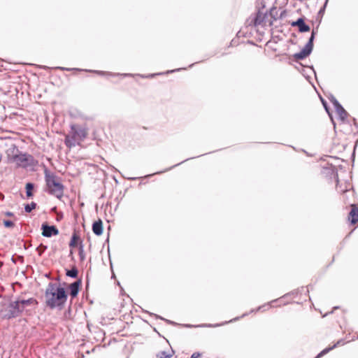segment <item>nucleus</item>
I'll use <instances>...</instances> for the list:
<instances>
[{
  "instance_id": "nucleus-1",
  "label": "nucleus",
  "mask_w": 358,
  "mask_h": 358,
  "mask_svg": "<svg viewBox=\"0 0 358 358\" xmlns=\"http://www.w3.org/2000/svg\"><path fill=\"white\" fill-rule=\"evenodd\" d=\"M45 306L50 308L62 310L66 303L68 294L64 287L60 284L49 282L45 292Z\"/></svg>"
},
{
  "instance_id": "nucleus-2",
  "label": "nucleus",
  "mask_w": 358,
  "mask_h": 358,
  "mask_svg": "<svg viewBox=\"0 0 358 358\" xmlns=\"http://www.w3.org/2000/svg\"><path fill=\"white\" fill-rule=\"evenodd\" d=\"M8 160L10 163H15L17 167L27 168L35 166L38 161L27 152H22L15 145H13L8 150Z\"/></svg>"
},
{
  "instance_id": "nucleus-3",
  "label": "nucleus",
  "mask_w": 358,
  "mask_h": 358,
  "mask_svg": "<svg viewBox=\"0 0 358 358\" xmlns=\"http://www.w3.org/2000/svg\"><path fill=\"white\" fill-rule=\"evenodd\" d=\"M87 135V133L85 128L80 124H73L71 125L69 134L65 136L64 143L69 148L80 145Z\"/></svg>"
},
{
  "instance_id": "nucleus-4",
  "label": "nucleus",
  "mask_w": 358,
  "mask_h": 358,
  "mask_svg": "<svg viewBox=\"0 0 358 358\" xmlns=\"http://www.w3.org/2000/svg\"><path fill=\"white\" fill-rule=\"evenodd\" d=\"M45 180L47 186V192L57 198H61L63 195L64 187L63 184L59 181L57 177L53 173H50L48 170H45Z\"/></svg>"
},
{
  "instance_id": "nucleus-5",
  "label": "nucleus",
  "mask_w": 358,
  "mask_h": 358,
  "mask_svg": "<svg viewBox=\"0 0 358 358\" xmlns=\"http://www.w3.org/2000/svg\"><path fill=\"white\" fill-rule=\"evenodd\" d=\"M4 312L5 313L3 315L2 318L9 320L20 316L23 310L22 308L20 307L18 302L15 300L9 303Z\"/></svg>"
},
{
  "instance_id": "nucleus-6",
  "label": "nucleus",
  "mask_w": 358,
  "mask_h": 358,
  "mask_svg": "<svg viewBox=\"0 0 358 358\" xmlns=\"http://www.w3.org/2000/svg\"><path fill=\"white\" fill-rule=\"evenodd\" d=\"M314 36L315 31H313L309 41L306 43L305 47L299 52L294 55V57L296 60L303 59L310 54L313 47V42L314 40Z\"/></svg>"
},
{
  "instance_id": "nucleus-7",
  "label": "nucleus",
  "mask_w": 358,
  "mask_h": 358,
  "mask_svg": "<svg viewBox=\"0 0 358 358\" xmlns=\"http://www.w3.org/2000/svg\"><path fill=\"white\" fill-rule=\"evenodd\" d=\"M42 235L46 238H50L59 234V229L55 225H49L44 222L41 224Z\"/></svg>"
},
{
  "instance_id": "nucleus-8",
  "label": "nucleus",
  "mask_w": 358,
  "mask_h": 358,
  "mask_svg": "<svg viewBox=\"0 0 358 358\" xmlns=\"http://www.w3.org/2000/svg\"><path fill=\"white\" fill-rule=\"evenodd\" d=\"M348 219L353 225L358 222V207L355 204L351 205V210L348 214Z\"/></svg>"
},
{
  "instance_id": "nucleus-9",
  "label": "nucleus",
  "mask_w": 358,
  "mask_h": 358,
  "mask_svg": "<svg viewBox=\"0 0 358 358\" xmlns=\"http://www.w3.org/2000/svg\"><path fill=\"white\" fill-rule=\"evenodd\" d=\"M81 285V280H77L69 285L70 295L72 298L78 296Z\"/></svg>"
},
{
  "instance_id": "nucleus-10",
  "label": "nucleus",
  "mask_w": 358,
  "mask_h": 358,
  "mask_svg": "<svg viewBox=\"0 0 358 358\" xmlns=\"http://www.w3.org/2000/svg\"><path fill=\"white\" fill-rule=\"evenodd\" d=\"M334 105L336 109V113L341 120H345L348 117V113L345 109L338 103L337 101H334Z\"/></svg>"
},
{
  "instance_id": "nucleus-11",
  "label": "nucleus",
  "mask_w": 358,
  "mask_h": 358,
  "mask_svg": "<svg viewBox=\"0 0 358 358\" xmlns=\"http://www.w3.org/2000/svg\"><path fill=\"white\" fill-rule=\"evenodd\" d=\"M292 27H298L299 31L306 32L310 31V27L304 22L303 19L299 18L296 21L291 23Z\"/></svg>"
},
{
  "instance_id": "nucleus-12",
  "label": "nucleus",
  "mask_w": 358,
  "mask_h": 358,
  "mask_svg": "<svg viewBox=\"0 0 358 358\" xmlns=\"http://www.w3.org/2000/svg\"><path fill=\"white\" fill-rule=\"evenodd\" d=\"M21 308H22V310L24 311V308L26 306H30V305H38V301L34 298H29L28 299H17L16 300Z\"/></svg>"
},
{
  "instance_id": "nucleus-13",
  "label": "nucleus",
  "mask_w": 358,
  "mask_h": 358,
  "mask_svg": "<svg viewBox=\"0 0 358 358\" xmlns=\"http://www.w3.org/2000/svg\"><path fill=\"white\" fill-rule=\"evenodd\" d=\"M80 245H83L80 238L76 234H73L71 236L69 246L71 248L80 247Z\"/></svg>"
},
{
  "instance_id": "nucleus-14",
  "label": "nucleus",
  "mask_w": 358,
  "mask_h": 358,
  "mask_svg": "<svg viewBox=\"0 0 358 358\" xmlns=\"http://www.w3.org/2000/svg\"><path fill=\"white\" fill-rule=\"evenodd\" d=\"M93 232L96 235H101L103 232L102 222L99 220L95 222L92 225Z\"/></svg>"
},
{
  "instance_id": "nucleus-15",
  "label": "nucleus",
  "mask_w": 358,
  "mask_h": 358,
  "mask_svg": "<svg viewBox=\"0 0 358 358\" xmlns=\"http://www.w3.org/2000/svg\"><path fill=\"white\" fill-rule=\"evenodd\" d=\"M35 185L33 182H27L25 185L26 195L27 198H31L34 196V189Z\"/></svg>"
},
{
  "instance_id": "nucleus-16",
  "label": "nucleus",
  "mask_w": 358,
  "mask_h": 358,
  "mask_svg": "<svg viewBox=\"0 0 358 358\" xmlns=\"http://www.w3.org/2000/svg\"><path fill=\"white\" fill-rule=\"evenodd\" d=\"M265 17V15L261 12H258L255 18V24L259 25L262 24L264 22V20Z\"/></svg>"
},
{
  "instance_id": "nucleus-17",
  "label": "nucleus",
  "mask_w": 358,
  "mask_h": 358,
  "mask_svg": "<svg viewBox=\"0 0 358 358\" xmlns=\"http://www.w3.org/2000/svg\"><path fill=\"white\" fill-rule=\"evenodd\" d=\"M78 271L76 267H73L71 269L66 270V275L72 278H77Z\"/></svg>"
},
{
  "instance_id": "nucleus-18",
  "label": "nucleus",
  "mask_w": 358,
  "mask_h": 358,
  "mask_svg": "<svg viewBox=\"0 0 358 358\" xmlns=\"http://www.w3.org/2000/svg\"><path fill=\"white\" fill-rule=\"evenodd\" d=\"M36 203L32 201L30 203H27L24 205V210L26 213H31L34 209L36 208Z\"/></svg>"
},
{
  "instance_id": "nucleus-19",
  "label": "nucleus",
  "mask_w": 358,
  "mask_h": 358,
  "mask_svg": "<svg viewBox=\"0 0 358 358\" xmlns=\"http://www.w3.org/2000/svg\"><path fill=\"white\" fill-rule=\"evenodd\" d=\"M55 69H59L61 71H83L84 69H76V68H66V67H62V66H56ZM85 71H89V70L85 69Z\"/></svg>"
},
{
  "instance_id": "nucleus-20",
  "label": "nucleus",
  "mask_w": 358,
  "mask_h": 358,
  "mask_svg": "<svg viewBox=\"0 0 358 358\" xmlns=\"http://www.w3.org/2000/svg\"><path fill=\"white\" fill-rule=\"evenodd\" d=\"M11 261L14 264H16L17 262H20L21 263H23L24 262V257L22 255H18L15 254L14 255L12 256Z\"/></svg>"
},
{
  "instance_id": "nucleus-21",
  "label": "nucleus",
  "mask_w": 358,
  "mask_h": 358,
  "mask_svg": "<svg viewBox=\"0 0 358 358\" xmlns=\"http://www.w3.org/2000/svg\"><path fill=\"white\" fill-rule=\"evenodd\" d=\"M48 249V246L41 243L37 248L36 251L38 253V255L41 256L42 254Z\"/></svg>"
},
{
  "instance_id": "nucleus-22",
  "label": "nucleus",
  "mask_w": 358,
  "mask_h": 358,
  "mask_svg": "<svg viewBox=\"0 0 358 358\" xmlns=\"http://www.w3.org/2000/svg\"><path fill=\"white\" fill-rule=\"evenodd\" d=\"M83 245H80V247L78 248V255L80 261H83L85 259V255L84 252V248Z\"/></svg>"
},
{
  "instance_id": "nucleus-23",
  "label": "nucleus",
  "mask_w": 358,
  "mask_h": 358,
  "mask_svg": "<svg viewBox=\"0 0 358 358\" xmlns=\"http://www.w3.org/2000/svg\"><path fill=\"white\" fill-rule=\"evenodd\" d=\"M3 223L6 228H13L15 226L14 222L10 220H4Z\"/></svg>"
},
{
  "instance_id": "nucleus-24",
  "label": "nucleus",
  "mask_w": 358,
  "mask_h": 358,
  "mask_svg": "<svg viewBox=\"0 0 358 358\" xmlns=\"http://www.w3.org/2000/svg\"><path fill=\"white\" fill-rule=\"evenodd\" d=\"M336 346V345H334L332 348H326L324 350H323L320 353H319L317 355V356L315 357V358H320V357H322V355H325L326 353L329 352L331 350H332L334 347Z\"/></svg>"
},
{
  "instance_id": "nucleus-25",
  "label": "nucleus",
  "mask_w": 358,
  "mask_h": 358,
  "mask_svg": "<svg viewBox=\"0 0 358 358\" xmlns=\"http://www.w3.org/2000/svg\"><path fill=\"white\" fill-rule=\"evenodd\" d=\"M157 358H169L171 357L170 355H166L164 352H159L157 355Z\"/></svg>"
},
{
  "instance_id": "nucleus-26",
  "label": "nucleus",
  "mask_w": 358,
  "mask_h": 358,
  "mask_svg": "<svg viewBox=\"0 0 358 358\" xmlns=\"http://www.w3.org/2000/svg\"><path fill=\"white\" fill-rule=\"evenodd\" d=\"M190 358H202V353L195 352L192 355Z\"/></svg>"
},
{
  "instance_id": "nucleus-27",
  "label": "nucleus",
  "mask_w": 358,
  "mask_h": 358,
  "mask_svg": "<svg viewBox=\"0 0 358 358\" xmlns=\"http://www.w3.org/2000/svg\"><path fill=\"white\" fill-rule=\"evenodd\" d=\"M85 285H86V289H87L89 286H90V278H89V273H88V271H87L86 272V281H85Z\"/></svg>"
},
{
  "instance_id": "nucleus-28",
  "label": "nucleus",
  "mask_w": 358,
  "mask_h": 358,
  "mask_svg": "<svg viewBox=\"0 0 358 358\" xmlns=\"http://www.w3.org/2000/svg\"><path fill=\"white\" fill-rule=\"evenodd\" d=\"M5 215L8 217H13L14 216V213L10 211L6 212Z\"/></svg>"
},
{
  "instance_id": "nucleus-29",
  "label": "nucleus",
  "mask_w": 358,
  "mask_h": 358,
  "mask_svg": "<svg viewBox=\"0 0 358 358\" xmlns=\"http://www.w3.org/2000/svg\"><path fill=\"white\" fill-rule=\"evenodd\" d=\"M90 327H91V324H90V322L87 321L86 327L88 330H90Z\"/></svg>"
},
{
  "instance_id": "nucleus-30",
  "label": "nucleus",
  "mask_w": 358,
  "mask_h": 358,
  "mask_svg": "<svg viewBox=\"0 0 358 358\" xmlns=\"http://www.w3.org/2000/svg\"><path fill=\"white\" fill-rule=\"evenodd\" d=\"M90 327H91V324H90V322L87 321L86 327L88 330H90Z\"/></svg>"
},
{
  "instance_id": "nucleus-31",
  "label": "nucleus",
  "mask_w": 358,
  "mask_h": 358,
  "mask_svg": "<svg viewBox=\"0 0 358 358\" xmlns=\"http://www.w3.org/2000/svg\"><path fill=\"white\" fill-rule=\"evenodd\" d=\"M41 68L43 69H47L48 67L46 66H42Z\"/></svg>"
},
{
  "instance_id": "nucleus-32",
  "label": "nucleus",
  "mask_w": 358,
  "mask_h": 358,
  "mask_svg": "<svg viewBox=\"0 0 358 358\" xmlns=\"http://www.w3.org/2000/svg\"><path fill=\"white\" fill-rule=\"evenodd\" d=\"M45 276L46 278H50L49 274H48V273H46V274L45 275Z\"/></svg>"
},
{
  "instance_id": "nucleus-33",
  "label": "nucleus",
  "mask_w": 358,
  "mask_h": 358,
  "mask_svg": "<svg viewBox=\"0 0 358 358\" xmlns=\"http://www.w3.org/2000/svg\"><path fill=\"white\" fill-rule=\"evenodd\" d=\"M87 240H90V236H89L88 234H87Z\"/></svg>"
},
{
  "instance_id": "nucleus-34",
  "label": "nucleus",
  "mask_w": 358,
  "mask_h": 358,
  "mask_svg": "<svg viewBox=\"0 0 358 358\" xmlns=\"http://www.w3.org/2000/svg\"><path fill=\"white\" fill-rule=\"evenodd\" d=\"M86 298L87 299L88 298V294L87 293L86 294Z\"/></svg>"
},
{
  "instance_id": "nucleus-35",
  "label": "nucleus",
  "mask_w": 358,
  "mask_h": 358,
  "mask_svg": "<svg viewBox=\"0 0 358 358\" xmlns=\"http://www.w3.org/2000/svg\"><path fill=\"white\" fill-rule=\"evenodd\" d=\"M1 265H2V263H1V262H0V266H1Z\"/></svg>"
},
{
  "instance_id": "nucleus-36",
  "label": "nucleus",
  "mask_w": 358,
  "mask_h": 358,
  "mask_svg": "<svg viewBox=\"0 0 358 358\" xmlns=\"http://www.w3.org/2000/svg\"><path fill=\"white\" fill-rule=\"evenodd\" d=\"M357 338H358V336H357Z\"/></svg>"
}]
</instances>
